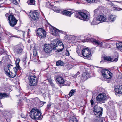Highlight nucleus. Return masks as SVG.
<instances>
[{
    "mask_svg": "<svg viewBox=\"0 0 122 122\" xmlns=\"http://www.w3.org/2000/svg\"><path fill=\"white\" fill-rule=\"evenodd\" d=\"M29 115L30 117L33 119L40 120L42 118V116L41 113L37 109H32Z\"/></svg>",
    "mask_w": 122,
    "mask_h": 122,
    "instance_id": "nucleus-1",
    "label": "nucleus"
},
{
    "mask_svg": "<svg viewBox=\"0 0 122 122\" xmlns=\"http://www.w3.org/2000/svg\"><path fill=\"white\" fill-rule=\"evenodd\" d=\"M89 40L94 44L98 45L101 46H103V47L105 48H109L111 46L108 43H106L104 42H102L98 40H96L92 38H90Z\"/></svg>",
    "mask_w": 122,
    "mask_h": 122,
    "instance_id": "nucleus-2",
    "label": "nucleus"
},
{
    "mask_svg": "<svg viewBox=\"0 0 122 122\" xmlns=\"http://www.w3.org/2000/svg\"><path fill=\"white\" fill-rule=\"evenodd\" d=\"M29 15L31 17L32 21H36L39 20L40 14L37 10H35L31 11L29 13Z\"/></svg>",
    "mask_w": 122,
    "mask_h": 122,
    "instance_id": "nucleus-3",
    "label": "nucleus"
},
{
    "mask_svg": "<svg viewBox=\"0 0 122 122\" xmlns=\"http://www.w3.org/2000/svg\"><path fill=\"white\" fill-rule=\"evenodd\" d=\"M23 49L22 45L20 44L15 46L14 47L13 51L15 54L20 55L23 53Z\"/></svg>",
    "mask_w": 122,
    "mask_h": 122,
    "instance_id": "nucleus-4",
    "label": "nucleus"
},
{
    "mask_svg": "<svg viewBox=\"0 0 122 122\" xmlns=\"http://www.w3.org/2000/svg\"><path fill=\"white\" fill-rule=\"evenodd\" d=\"M8 18L10 25L11 27H14L15 26L17 23L18 20L12 15H9Z\"/></svg>",
    "mask_w": 122,
    "mask_h": 122,
    "instance_id": "nucleus-5",
    "label": "nucleus"
},
{
    "mask_svg": "<svg viewBox=\"0 0 122 122\" xmlns=\"http://www.w3.org/2000/svg\"><path fill=\"white\" fill-rule=\"evenodd\" d=\"M29 84L32 86H36L38 81L37 78L35 75H31L28 78Z\"/></svg>",
    "mask_w": 122,
    "mask_h": 122,
    "instance_id": "nucleus-6",
    "label": "nucleus"
},
{
    "mask_svg": "<svg viewBox=\"0 0 122 122\" xmlns=\"http://www.w3.org/2000/svg\"><path fill=\"white\" fill-rule=\"evenodd\" d=\"M101 73L103 77L106 78H111L112 76V73L107 69H102Z\"/></svg>",
    "mask_w": 122,
    "mask_h": 122,
    "instance_id": "nucleus-7",
    "label": "nucleus"
},
{
    "mask_svg": "<svg viewBox=\"0 0 122 122\" xmlns=\"http://www.w3.org/2000/svg\"><path fill=\"white\" fill-rule=\"evenodd\" d=\"M76 17L84 21H87V15L85 13L82 12H79L76 15Z\"/></svg>",
    "mask_w": 122,
    "mask_h": 122,
    "instance_id": "nucleus-8",
    "label": "nucleus"
},
{
    "mask_svg": "<svg viewBox=\"0 0 122 122\" xmlns=\"http://www.w3.org/2000/svg\"><path fill=\"white\" fill-rule=\"evenodd\" d=\"M91 51L87 48L83 49L82 51L83 56L85 58H89L91 56Z\"/></svg>",
    "mask_w": 122,
    "mask_h": 122,
    "instance_id": "nucleus-9",
    "label": "nucleus"
},
{
    "mask_svg": "<svg viewBox=\"0 0 122 122\" xmlns=\"http://www.w3.org/2000/svg\"><path fill=\"white\" fill-rule=\"evenodd\" d=\"M37 33L40 36V38H44L46 37V33L43 29L39 28L37 31Z\"/></svg>",
    "mask_w": 122,
    "mask_h": 122,
    "instance_id": "nucleus-10",
    "label": "nucleus"
},
{
    "mask_svg": "<svg viewBox=\"0 0 122 122\" xmlns=\"http://www.w3.org/2000/svg\"><path fill=\"white\" fill-rule=\"evenodd\" d=\"M106 98V96L105 94H99L96 98L97 100L98 101L102 102L104 101Z\"/></svg>",
    "mask_w": 122,
    "mask_h": 122,
    "instance_id": "nucleus-11",
    "label": "nucleus"
},
{
    "mask_svg": "<svg viewBox=\"0 0 122 122\" xmlns=\"http://www.w3.org/2000/svg\"><path fill=\"white\" fill-rule=\"evenodd\" d=\"M13 66L10 64L5 66L4 67V70L6 74L10 72L12 69L13 68Z\"/></svg>",
    "mask_w": 122,
    "mask_h": 122,
    "instance_id": "nucleus-12",
    "label": "nucleus"
},
{
    "mask_svg": "<svg viewBox=\"0 0 122 122\" xmlns=\"http://www.w3.org/2000/svg\"><path fill=\"white\" fill-rule=\"evenodd\" d=\"M44 51L46 53H49L52 49L50 45L45 44L44 45Z\"/></svg>",
    "mask_w": 122,
    "mask_h": 122,
    "instance_id": "nucleus-13",
    "label": "nucleus"
},
{
    "mask_svg": "<svg viewBox=\"0 0 122 122\" xmlns=\"http://www.w3.org/2000/svg\"><path fill=\"white\" fill-rule=\"evenodd\" d=\"M50 45L52 49L55 50L57 48L58 44L57 43V40H55Z\"/></svg>",
    "mask_w": 122,
    "mask_h": 122,
    "instance_id": "nucleus-14",
    "label": "nucleus"
},
{
    "mask_svg": "<svg viewBox=\"0 0 122 122\" xmlns=\"http://www.w3.org/2000/svg\"><path fill=\"white\" fill-rule=\"evenodd\" d=\"M50 30L51 33L54 36H57L58 34V32H60L58 29L55 28L53 27L50 29Z\"/></svg>",
    "mask_w": 122,
    "mask_h": 122,
    "instance_id": "nucleus-15",
    "label": "nucleus"
},
{
    "mask_svg": "<svg viewBox=\"0 0 122 122\" xmlns=\"http://www.w3.org/2000/svg\"><path fill=\"white\" fill-rule=\"evenodd\" d=\"M97 19L100 22H104L107 21V18L105 16L103 15H100L97 17Z\"/></svg>",
    "mask_w": 122,
    "mask_h": 122,
    "instance_id": "nucleus-16",
    "label": "nucleus"
},
{
    "mask_svg": "<svg viewBox=\"0 0 122 122\" xmlns=\"http://www.w3.org/2000/svg\"><path fill=\"white\" fill-rule=\"evenodd\" d=\"M90 77L89 74L87 72H85L83 73L81 79L83 81H84Z\"/></svg>",
    "mask_w": 122,
    "mask_h": 122,
    "instance_id": "nucleus-17",
    "label": "nucleus"
},
{
    "mask_svg": "<svg viewBox=\"0 0 122 122\" xmlns=\"http://www.w3.org/2000/svg\"><path fill=\"white\" fill-rule=\"evenodd\" d=\"M116 93L118 94L122 93V86H117L115 89Z\"/></svg>",
    "mask_w": 122,
    "mask_h": 122,
    "instance_id": "nucleus-18",
    "label": "nucleus"
},
{
    "mask_svg": "<svg viewBox=\"0 0 122 122\" xmlns=\"http://www.w3.org/2000/svg\"><path fill=\"white\" fill-rule=\"evenodd\" d=\"M100 110H103V108L100 107L97 105H96L94 107L93 111L94 113H95L96 114V112H97V111H100Z\"/></svg>",
    "mask_w": 122,
    "mask_h": 122,
    "instance_id": "nucleus-19",
    "label": "nucleus"
},
{
    "mask_svg": "<svg viewBox=\"0 0 122 122\" xmlns=\"http://www.w3.org/2000/svg\"><path fill=\"white\" fill-rule=\"evenodd\" d=\"M56 79L57 82L60 84H62L64 83V80L62 77L61 76H58Z\"/></svg>",
    "mask_w": 122,
    "mask_h": 122,
    "instance_id": "nucleus-20",
    "label": "nucleus"
},
{
    "mask_svg": "<svg viewBox=\"0 0 122 122\" xmlns=\"http://www.w3.org/2000/svg\"><path fill=\"white\" fill-rule=\"evenodd\" d=\"M6 74L10 78H14L16 76V73L15 72L11 71L10 72Z\"/></svg>",
    "mask_w": 122,
    "mask_h": 122,
    "instance_id": "nucleus-21",
    "label": "nucleus"
},
{
    "mask_svg": "<svg viewBox=\"0 0 122 122\" xmlns=\"http://www.w3.org/2000/svg\"><path fill=\"white\" fill-rule=\"evenodd\" d=\"M56 40H57V44L59 46H62L61 48L60 49V51H62L64 48V45L61 41L59 40L58 39H56Z\"/></svg>",
    "mask_w": 122,
    "mask_h": 122,
    "instance_id": "nucleus-22",
    "label": "nucleus"
},
{
    "mask_svg": "<svg viewBox=\"0 0 122 122\" xmlns=\"http://www.w3.org/2000/svg\"><path fill=\"white\" fill-rule=\"evenodd\" d=\"M69 122H78V121L76 117L73 116L69 118Z\"/></svg>",
    "mask_w": 122,
    "mask_h": 122,
    "instance_id": "nucleus-23",
    "label": "nucleus"
},
{
    "mask_svg": "<svg viewBox=\"0 0 122 122\" xmlns=\"http://www.w3.org/2000/svg\"><path fill=\"white\" fill-rule=\"evenodd\" d=\"M62 13L64 15L66 16L70 17L71 14V12L66 10H64L62 12Z\"/></svg>",
    "mask_w": 122,
    "mask_h": 122,
    "instance_id": "nucleus-24",
    "label": "nucleus"
},
{
    "mask_svg": "<svg viewBox=\"0 0 122 122\" xmlns=\"http://www.w3.org/2000/svg\"><path fill=\"white\" fill-rule=\"evenodd\" d=\"M103 120L102 118L97 117L95 118L93 120V122H102Z\"/></svg>",
    "mask_w": 122,
    "mask_h": 122,
    "instance_id": "nucleus-25",
    "label": "nucleus"
},
{
    "mask_svg": "<svg viewBox=\"0 0 122 122\" xmlns=\"http://www.w3.org/2000/svg\"><path fill=\"white\" fill-rule=\"evenodd\" d=\"M116 46L118 49L120 51L122 50V43L118 42L116 43Z\"/></svg>",
    "mask_w": 122,
    "mask_h": 122,
    "instance_id": "nucleus-26",
    "label": "nucleus"
},
{
    "mask_svg": "<svg viewBox=\"0 0 122 122\" xmlns=\"http://www.w3.org/2000/svg\"><path fill=\"white\" fill-rule=\"evenodd\" d=\"M56 66H63L64 65V63L61 60H58L56 63Z\"/></svg>",
    "mask_w": 122,
    "mask_h": 122,
    "instance_id": "nucleus-27",
    "label": "nucleus"
},
{
    "mask_svg": "<svg viewBox=\"0 0 122 122\" xmlns=\"http://www.w3.org/2000/svg\"><path fill=\"white\" fill-rule=\"evenodd\" d=\"M103 111V110H100V112H98L97 113L96 112V114L95 113L94 114L97 117H100L102 116Z\"/></svg>",
    "mask_w": 122,
    "mask_h": 122,
    "instance_id": "nucleus-28",
    "label": "nucleus"
},
{
    "mask_svg": "<svg viewBox=\"0 0 122 122\" xmlns=\"http://www.w3.org/2000/svg\"><path fill=\"white\" fill-rule=\"evenodd\" d=\"M8 97V95L6 93H0V99L4 98L5 97Z\"/></svg>",
    "mask_w": 122,
    "mask_h": 122,
    "instance_id": "nucleus-29",
    "label": "nucleus"
},
{
    "mask_svg": "<svg viewBox=\"0 0 122 122\" xmlns=\"http://www.w3.org/2000/svg\"><path fill=\"white\" fill-rule=\"evenodd\" d=\"M100 22L99 20L97 19V17L96 19H94L93 20L92 22V23L93 24L96 25L98 24Z\"/></svg>",
    "mask_w": 122,
    "mask_h": 122,
    "instance_id": "nucleus-30",
    "label": "nucleus"
},
{
    "mask_svg": "<svg viewBox=\"0 0 122 122\" xmlns=\"http://www.w3.org/2000/svg\"><path fill=\"white\" fill-rule=\"evenodd\" d=\"M109 18V20H110V21H113L115 20L116 16L114 15H111L110 16Z\"/></svg>",
    "mask_w": 122,
    "mask_h": 122,
    "instance_id": "nucleus-31",
    "label": "nucleus"
},
{
    "mask_svg": "<svg viewBox=\"0 0 122 122\" xmlns=\"http://www.w3.org/2000/svg\"><path fill=\"white\" fill-rule=\"evenodd\" d=\"M27 3L29 4L34 5L35 4L34 0H28Z\"/></svg>",
    "mask_w": 122,
    "mask_h": 122,
    "instance_id": "nucleus-32",
    "label": "nucleus"
},
{
    "mask_svg": "<svg viewBox=\"0 0 122 122\" xmlns=\"http://www.w3.org/2000/svg\"><path fill=\"white\" fill-rule=\"evenodd\" d=\"M75 92V90L72 89L71 90L69 94V95L70 97H71L73 96L74 94V93Z\"/></svg>",
    "mask_w": 122,
    "mask_h": 122,
    "instance_id": "nucleus-33",
    "label": "nucleus"
},
{
    "mask_svg": "<svg viewBox=\"0 0 122 122\" xmlns=\"http://www.w3.org/2000/svg\"><path fill=\"white\" fill-rule=\"evenodd\" d=\"M104 59L106 61H113L112 60V58L110 57L106 56L104 57Z\"/></svg>",
    "mask_w": 122,
    "mask_h": 122,
    "instance_id": "nucleus-34",
    "label": "nucleus"
},
{
    "mask_svg": "<svg viewBox=\"0 0 122 122\" xmlns=\"http://www.w3.org/2000/svg\"><path fill=\"white\" fill-rule=\"evenodd\" d=\"M48 82L50 84V85L52 87H54V85L52 82V80L51 79H48Z\"/></svg>",
    "mask_w": 122,
    "mask_h": 122,
    "instance_id": "nucleus-35",
    "label": "nucleus"
},
{
    "mask_svg": "<svg viewBox=\"0 0 122 122\" xmlns=\"http://www.w3.org/2000/svg\"><path fill=\"white\" fill-rule=\"evenodd\" d=\"M33 56H37V51L36 49L33 50Z\"/></svg>",
    "mask_w": 122,
    "mask_h": 122,
    "instance_id": "nucleus-36",
    "label": "nucleus"
},
{
    "mask_svg": "<svg viewBox=\"0 0 122 122\" xmlns=\"http://www.w3.org/2000/svg\"><path fill=\"white\" fill-rule=\"evenodd\" d=\"M33 60L35 62H37L38 61L37 57V56H33Z\"/></svg>",
    "mask_w": 122,
    "mask_h": 122,
    "instance_id": "nucleus-37",
    "label": "nucleus"
},
{
    "mask_svg": "<svg viewBox=\"0 0 122 122\" xmlns=\"http://www.w3.org/2000/svg\"><path fill=\"white\" fill-rule=\"evenodd\" d=\"M88 2L90 3H94V2H96V0H86Z\"/></svg>",
    "mask_w": 122,
    "mask_h": 122,
    "instance_id": "nucleus-38",
    "label": "nucleus"
},
{
    "mask_svg": "<svg viewBox=\"0 0 122 122\" xmlns=\"http://www.w3.org/2000/svg\"><path fill=\"white\" fill-rule=\"evenodd\" d=\"M112 60L113 61L112 62L115 61V62H117L118 60V57H117V58H115L113 59V58H112Z\"/></svg>",
    "mask_w": 122,
    "mask_h": 122,
    "instance_id": "nucleus-39",
    "label": "nucleus"
},
{
    "mask_svg": "<svg viewBox=\"0 0 122 122\" xmlns=\"http://www.w3.org/2000/svg\"><path fill=\"white\" fill-rule=\"evenodd\" d=\"M4 52V50L2 48H0V55H2Z\"/></svg>",
    "mask_w": 122,
    "mask_h": 122,
    "instance_id": "nucleus-40",
    "label": "nucleus"
},
{
    "mask_svg": "<svg viewBox=\"0 0 122 122\" xmlns=\"http://www.w3.org/2000/svg\"><path fill=\"white\" fill-rule=\"evenodd\" d=\"M15 64H16V66L18 68V69H19L20 68L19 65V62H15Z\"/></svg>",
    "mask_w": 122,
    "mask_h": 122,
    "instance_id": "nucleus-41",
    "label": "nucleus"
},
{
    "mask_svg": "<svg viewBox=\"0 0 122 122\" xmlns=\"http://www.w3.org/2000/svg\"><path fill=\"white\" fill-rule=\"evenodd\" d=\"M80 74V73L79 72H78L74 76V78H76V77H77V76H79V75Z\"/></svg>",
    "mask_w": 122,
    "mask_h": 122,
    "instance_id": "nucleus-42",
    "label": "nucleus"
},
{
    "mask_svg": "<svg viewBox=\"0 0 122 122\" xmlns=\"http://www.w3.org/2000/svg\"><path fill=\"white\" fill-rule=\"evenodd\" d=\"M115 10H116L120 11L122 10V9L118 7H115Z\"/></svg>",
    "mask_w": 122,
    "mask_h": 122,
    "instance_id": "nucleus-43",
    "label": "nucleus"
},
{
    "mask_svg": "<svg viewBox=\"0 0 122 122\" xmlns=\"http://www.w3.org/2000/svg\"><path fill=\"white\" fill-rule=\"evenodd\" d=\"M90 103L91 105H93L94 104V102L92 99H91L90 101Z\"/></svg>",
    "mask_w": 122,
    "mask_h": 122,
    "instance_id": "nucleus-44",
    "label": "nucleus"
},
{
    "mask_svg": "<svg viewBox=\"0 0 122 122\" xmlns=\"http://www.w3.org/2000/svg\"><path fill=\"white\" fill-rule=\"evenodd\" d=\"M18 68L17 67L16 68V67H15L14 68V71L13 72H15L16 73V72L17 71V70Z\"/></svg>",
    "mask_w": 122,
    "mask_h": 122,
    "instance_id": "nucleus-45",
    "label": "nucleus"
},
{
    "mask_svg": "<svg viewBox=\"0 0 122 122\" xmlns=\"http://www.w3.org/2000/svg\"><path fill=\"white\" fill-rule=\"evenodd\" d=\"M98 12L99 10L97 9H96L94 11V13H95V14H97V13H98Z\"/></svg>",
    "mask_w": 122,
    "mask_h": 122,
    "instance_id": "nucleus-46",
    "label": "nucleus"
},
{
    "mask_svg": "<svg viewBox=\"0 0 122 122\" xmlns=\"http://www.w3.org/2000/svg\"><path fill=\"white\" fill-rule=\"evenodd\" d=\"M66 55L67 56H68L69 55V51L67 50L66 51Z\"/></svg>",
    "mask_w": 122,
    "mask_h": 122,
    "instance_id": "nucleus-47",
    "label": "nucleus"
},
{
    "mask_svg": "<svg viewBox=\"0 0 122 122\" xmlns=\"http://www.w3.org/2000/svg\"><path fill=\"white\" fill-rule=\"evenodd\" d=\"M51 104L50 103H49L48 105H47V108L48 109H50L51 108Z\"/></svg>",
    "mask_w": 122,
    "mask_h": 122,
    "instance_id": "nucleus-48",
    "label": "nucleus"
},
{
    "mask_svg": "<svg viewBox=\"0 0 122 122\" xmlns=\"http://www.w3.org/2000/svg\"><path fill=\"white\" fill-rule=\"evenodd\" d=\"M13 2L15 5H17V2L16 0H14Z\"/></svg>",
    "mask_w": 122,
    "mask_h": 122,
    "instance_id": "nucleus-49",
    "label": "nucleus"
},
{
    "mask_svg": "<svg viewBox=\"0 0 122 122\" xmlns=\"http://www.w3.org/2000/svg\"><path fill=\"white\" fill-rule=\"evenodd\" d=\"M20 61V60L19 58H17L15 62H19Z\"/></svg>",
    "mask_w": 122,
    "mask_h": 122,
    "instance_id": "nucleus-50",
    "label": "nucleus"
},
{
    "mask_svg": "<svg viewBox=\"0 0 122 122\" xmlns=\"http://www.w3.org/2000/svg\"><path fill=\"white\" fill-rule=\"evenodd\" d=\"M81 41L83 42H87V40L86 39H84V40H81Z\"/></svg>",
    "mask_w": 122,
    "mask_h": 122,
    "instance_id": "nucleus-51",
    "label": "nucleus"
},
{
    "mask_svg": "<svg viewBox=\"0 0 122 122\" xmlns=\"http://www.w3.org/2000/svg\"><path fill=\"white\" fill-rule=\"evenodd\" d=\"M67 39H68L69 40H67V41L70 42V40H71V38L70 37H67Z\"/></svg>",
    "mask_w": 122,
    "mask_h": 122,
    "instance_id": "nucleus-52",
    "label": "nucleus"
},
{
    "mask_svg": "<svg viewBox=\"0 0 122 122\" xmlns=\"http://www.w3.org/2000/svg\"><path fill=\"white\" fill-rule=\"evenodd\" d=\"M12 37H17V38H18V37H17L16 36H12Z\"/></svg>",
    "mask_w": 122,
    "mask_h": 122,
    "instance_id": "nucleus-53",
    "label": "nucleus"
},
{
    "mask_svg": "<svg viewBox=\"0 0 122 122\" xmlns=\"http://www.w3.org/2000/svg\"><path fill=\"white\" fill-rule=\"evenodd\" d=\"M5 16H6V17H7V16H8V14H5Z\"/></svg>",
    "mask_w": 122,
    "mask_h": 122,
    "instance_id": "nucleus-54",
    "label": "nucleus"
},
{
    "mask_svg": "<svg viewBox=\"0 0 122 122\" xmlns=\"http://www.w3.org/2000/svg\"><path fill=\"white\" fill-rule=\"evenodd\" d=\"M2 106V105L1 103V102H0V107H1Z\"/></svg>",
    "mask_w": 122,
    "mask_h": 122,
    "instance_id": "nucleus-55",
    "label": "nucleus"
},
{
    "mask_svg": "<svg viewBox=\"0 0 122 122\" xmlns=\"http://www.w3.org/2000/svg\"><path fill=\"white\" fill-rule=\"evenodd\" d=\"M76 52H77V53H78V55H79V54L78 52V50H77L76 51Z\"/></svg>",
    "mask_w": 122,
    "mask_h": 122,
    "instance_id": "nucleus-56",
    "label": "nucleus"
},
{
    "mask_svg": "<svg viewBox=\"0 0 122 122\" xmlns=\"http://www.w3.org/2000/svg\"><path fill=\"white\" fill-rule=\"evenodd\" d=\"M43 102V104H45V103H46V102Z\"/></svg>",
    "mask_w": 122,
    "mask_h": 122,
    "instance_id": "nucleus-57",
    "label": "nucleus"
},
{
    "mask_svg": "<svg viewBox=\"0 0 122 122\" xmlns=\"http://www.w3.org/2000/svg\"><path fill=\"white\" fill-rule=\"evenodd\" d=\"M99 111H97V112H96L97 113V112H98Z\"/></svg>",
    "mask_w": 122,
    "mask_h": 122,
    "instance_id": "nucleus-58",
    "label": "nucleus"
},
{
    "mask_svg": "<svg viewBox=\"0 0 122 122\" xmlns=\"http://www.w3.org/2000/svg\"><path fill=\"white\" fill-rule=\"evenodd\" d=\"M102 61H100V62H101Z\"/></svg>",
    "mask_w": 122,
    "mask_h": 122,
    "instance_id": "nucleus-59",
    "label": "nucleus"
},
{
    "mask_svg": "<svg viewBox=\"0 0 122 122\" xmlns=\"http://www.w3.org/2000/svg\"><path fill=\"white\" fill-rule=\"evenodd\" d=\"M1 0H0V1H1Z\"/></svg>",
    "mask_w": 122,
    "mask_h": 122,
    "instance_id": "nucleus-60",
    "label": "nucleus"
}]
</instances>
